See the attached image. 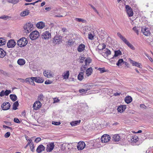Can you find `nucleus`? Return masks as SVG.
<instances>
[{"label":"nucleus","instance_id":"1","mask_svg":"<svg viewBox=\"0 0 153 153\" xmlns=\"http://www.w3.org/2000/svg\"><path fill=\"white\" fill-rule=\"evenodd\" d=\"M23 27L25 32L28 33L32 30L33 25L31 22H28L24 25Z\"/></svg>","mask_w":153,"mask_h":153},{"label":"nucleus","instance_id":"2","mask_svg":"<svg viewBox=\"0 0 153 153\" xmlns=\"http://www.w3.org/2000/svg\"><path fill=\"white\" fill-rule=\"evenodd\" d=\"M28 41L27 39L25 37H22L17 41V44L20 47L25 46L27 44Z\"/></svg>","mask_w":153,"mask_h":153},{"label":"nucleus","instance_id":"3","mask_svg":"<svg viewBox=\"0 0 153 153\" xmlns=\"http://www.w3.org/2000/svg\"><path fill=\"white\" fill-rule=\"evenodd\" d=\"M39 36V32L36 31H32L29 35V37L32 40H35L37 39Z\"/></svg>","mask_w":153,"mask_h":153},{"label":"nucleus","instance_id":"4","mask_svg":"<svg viewBox=\"0 0 153 153\" xmlns=\"http://www.w3.org/2000/svg\"><path fill=\"white\" fill-rule=\"evenodd\" d=\"M70 144L68 143H65L61 145V150L65 152L69 151L70 148Z\"/></svg>","mask_w":153,"mask_h":153},{"label":"nucleus","instance_id":"5","mask_svg":"<svg viewBox=\"0 0 153 153\" xmlns=\"http://www.w3.org/2000/svg\"><path fill=\"white\" fill-rule=\"evenodd\" d=\"M41 36L42 39H48L51 38V34L49 31H45L42 33Z\"/></svg>","mask_w":153,"mask_h":153},{"label":"nucleus","instance_id":"6","mask_svg":"<svg viewBox=\"0 0 153 153\" xmlns=\"http://www.w3.org/2000/svg\"><path fill=\"white\" fill-rule=\"evenodd\" d=\"M110 139L111 137L109 135L107 134H104L101 137V140L102 143H107Z\"/></svg>","mask_w":153,"mask_h":153},{"label":"nucleus","instance_id":"7","mask_svg":"<svg viewBox=\"0 0 153 153\" xmlns=\"http://www.w3.org/2000/svg\"><path fill=\"white\" fill-rule=\"evenodd\" d=\"M10 105L8 102H5L1 105V108L3 110H7L10 109Z\"/></svg>","mask_w":153,"mask_h":153},{"label":"nucleus","instance_id":"8","mask_svg":"<svg viewBox=\"0 0 153 153\" xmlns=\"http://www.w3.org/2000/svg\"><path fill=\"white\" fill-rule=\"evenodd\" d=\"M55 145L53 143H49L47 146L46 148V151L47 152H50L53 149Z\"/></svg>","mask_w":153,"mask_h":153},{"label":"nucleus","instance_id":"9","mask_svg":"<svg viewBox=\"0 0 153 153\" xmlns=\"http://www.w3.org/2000/svg\"><path fill=\"white\" fill-rule=\"evenodd\" d=\"M85 143L83 141H80L78 143L77 148L78 150H81L85 148Z\"/></svg>","mask_w":153,"mask_h":153},{"label":"nucleus","instance_id":"10","mask_svg":"<svg viewBox=\"0 0 153 153\" xmlns=\"http://www.w3.org/2000/svg\"><path fill=\"white\" fill-rule=\"evenodd\" d=\"M16 44L14 40L10 39L7 43V46L8 48H13L15 46Z\"/></svg>","mask_w":153,"mask_h":153},{"label":"nucleus","instance_id":"11","mask_svg":"<svg viewBox=\"0 0 153 153\" xmlns=\"http://www.w3.org/2000/svg\"><path fill=\"white\" fill-rule=\"evenodd\" d=\"M126 12L129 17L132 16L133 15V13L131 8L128 5L126 6Z\"/></svg>","mask_w":153,"mask_h":153},{"label":"nucleus","instance_id":"12","mask_svg":"<svg viewBox=\"0 0 153 153\" xmlns=\"http://www.w3.org/2000/svg\"><path fill=\"white\" fill-rule=\"evenodd\" d=\"M34 77H31L27 78L26 79V83L29 84L31 85H34L35 83L34 82Z\"/></svg>","mask_w":153,"mask_h":153},{"label":"nucleus","instance_id":"13","mask_svg":"<svg viewBox=\"0 0 153 153\" xmlns=\"http://www.w3.org/2000/svg\"><path fill=\"white\" fill-rule=\"evenodd\" d=\"M142 32L145 36H149L150 34V33L149 29L147 28L143 27L141 29Z\"/></svg>","mask_w":153,"mask_h":153},{"label":"nucleus","instance_id":"14","mask_svg":"<svg viewBox=\"0 0 153 153\" xmlns=\"http://www.w3.org/2000/svg\"><path fill=\"white\" fill-rule=\"evenodd\" d=\"M41 106V103L39 101L35 102L34 103L33 107L34 109L37 110Z\"/></svg>","mask_w":153,"mask_h":153},{"label":"nucleus","instance_id":"15","mask_svg":"<svg viewBox=\"0 0 153 153\" xmlns=\"http://www.w3.org/2000/svg\"><path fill=\"white\" fill-rule=\"evenodd\" d=\"M62 41V39L60 37L55 36L53 40V42L55 45L58 44L59 43V42H61Z\"/></svg>","mask_w":153,"mask_h":153},{"label":"nucleus","instance_id":"16","mask_svg":"<svg viewBox=\"0 0 153 153\" xmlns=\"http://www.w3.org/2000/svg\"><path fill=\"white\" fill-rule=\"evenodd\" d=\"M126 108V106L125 105H121L119 106L117 110L118 112L120 113L123 112Z\"/></svg>","mask_w":153,"mask_h":153},{"label":"nucleus","instance_id":"17","mask_svg":"<svg viewBox=\"0 0 153 153\" xmlns=\"http://www.w3.org/2000/svg\"><path fill=\"white\" fill-rule=\"evenodd\" d=\"M45 148L42 145H40L37 148L36 151L38 153H40L42 151H44Z\"/></svg>","mask_w":153,"mask_h":153},{"label":"nucleus","instance_id":"18","mask_svg":"<svg viewBox=\"0 0 153 153\" xmlns=\"http://www.w3.org/2000/svg\"><path fill=\"white\" fill-rule=\"evenodd\" d=\"M85 46L82 44H80L77 48V51L79 52H83L85 50Z\"/></svg>","mask_w":153,"mask_h":153},{"label":"nucleus","instance_id":"19","mask_svg":"<svg viewBox=\"0 0 153 153\" xmlns=\"http://www.w3.org/2000/svg\"><path fill=\"white\" fill-rule=\"evenodd\" d=\"M43 74L44 75L47 77H50L53 76L52 74L50 71H44Z\"/></svg>","mask_w":153,"mask_h":153},{"label":"nucleus","instance_id":"20","mask_svg":"<svg viewBox=\"0 0 153 153\" xmlns=\"http://www.w3.org/2000/svg\"><path fill=\"white\" fill-rule=\"evenodd\" d=\"M44 79L40 77H34V81L38 83H41L44 82Z\"/></svg>","mask_w":153,"mask_h":153},{"label":"nucleus","instance_id":"21","mask_svg":"<svg viewBox=\"0 0 153 153\" xmlns=\"http://www.w3.org/2000/svg\"><path fill=\"white\" fill-rule=\"evenodd\" d=\"M45 23L42 22H39L36 24V27L40 29L43 28L45 26Z\"/></svg>","mask_w":153,"mask_h":153},{"label":"nucleus","instance_id":"22","mask_svg":"<svg viewBox=\"0 0 153 153\" xmlns=\"http://www.w3.org/2000/svg\"><path fill=\"white\" fill-rule=\"evenodd\" d=\"M112 138L113 140L115 142L119 141L121 139L120 137L118 134L114 135L113 136Z\"/></svg>","mask_w":153,"mask_h":153},{"label":"nucleus","instance_id":"23","mask_svg":"<svg viewBox=\"0 0 153 153\" xmlns=\"http://www.w3.org/2000/svg\"><path fill=\"white\" fill-rule=\"evenodd\" d=\"M93 70L91 67H90L86 70V74L87 76H90L93 72Z\"/></svg>","mask_w":153,"mask_h":153},{"label":"nucleus","instance_id":"24","mask_svg":"<svg viewBox=\"0 0 153 153\" xmlns=\"http://www.w3.org/2000/svg\"><path fill=\"white\" fill-rule=\"evenodd\" d=\"M131 49H132V50H134L135 48L134 47V46L131 44L130 43H129L128 41L126 39L125 41L124 42Z\"/></svg>","mask_w":153,"mask_h":153},{"label":"nucleus","instance_id":"25","mask_svg":"<svg viewBox=\"0 0 153 153\" xmlns=\"http://www.w3.org/2000/svg\"><path fill=\"white\" fill-rule=\"evenodd\" d=\"M111 51L108 49H106L102 53V55L103 56L105 55V54H106V56H108V55L111 54Z\"/></svg>","mask_w":153,"mask_h":153},{"label":"nucleus","instance_id":"26","mask_svg":"<svg viewBox=\"0 0 153 153\" xmlns=\"http://www.w3.org/2000/svg\"><path fill=\"white\" fill-rule=\"evenodd\" d=\"M29 13L30 12L29 10H26L22 12L20 14V15L21 16H25L28 15Z\"/></svg>","mask_w":153,"mask_h":153},{"label":"nucleus","instance_id":"27","mask_svg":"<svg viewBox=\"0 0 153 153\" xmlns=\"http://www.w3.org/2000/svg\"><path fill=\"white\" fill-rule=\"evenodd\" d=\"M80 122V120L73 121L70 123V124L72 126H74L79 124Z\"/></svg>","mask_w":153,"mask_h":153},{"label":"nucleus","instance_id":"28","mask_svg":"<svg viewBox=\"0 0 153 153\" xmlns=\"http://www.w3.org/2000/svg\"><path fill=\"white\" fill-rule=\"evenodd\" d=\"M6 54V52L2 48H0V58H3L5 56Z\"/></svg>","mask_w":153,"mask_h":153},{"label":"nucleus","instance_id":"29","mask_svg":"<svg viewBox=\"0 0 153 153\" xmlns=\"http://www.w3.org/2000/svg\"><path fill=\"white\" fill-rule=\"evenodd\" d=\"M132 100V98L130 96L126 97L125 99V102L127 104L130 103Z\"/></svg>","mask_w":153,"mask_h":153},{"label":"nucleus","instance_id":"30","mask_svg":"<svg viewBox=\"0 0 153 153\" xmlns=\"http://www.w3.org/2000/svg\"><path fill=\"white\" fill-rule=\"evenodd\" d=\"M18 64L20 65H24L25 63V60L23 59H19L17 61Z\"/></svg>","mask_w":153,"mask_h":153},{"label":"nucleus","instance_id":"31","mask_svg":"<svg viewBox=\"0 0 153 153\" xmlns=\"http://www.w3.org/2000/svg\"><path fill=\"white\" fill-rule=\"evenodd\" d=\"M69 75V71H67L65 72H64L63 75H62L63 79H67L68 78Z\"/></svg>","mask_w":153,"mask_h":153},{"label":"nucleus","instance_id":"32","mask_svg":"<svg viewBox=\"0 0 153 153\" xmlns=\"http://www.w3.org/2000/svg\"><path fill=\"white\" fill-rule=\"evenodd\" d=\"M84 72H80L78 76V79L79 80H82L83 79Z\"/></svg>","mask_w":153,"mask_h":153},{"label":"nucleus","instance_id":"33","mask_svg":"<svg viewBox=\"0 0 153 153\" xmlns=\"http://www.w3.org/2000/svg\"><path fill=\"white\" fill-rule=\"evenodd\" d=\"M6 43V40L4 38H0V46L4 45Z\"/></svg>","mask_w":153,"mask_h":153},{"label":"nucleus","instance_id":"34","mask_svg":"<svg viewBox=\"0 0 153 153\" xmlns=\"http://www.w3.org/2000/svg\"><path fill=\"white\" fill-rule=\"evenodd\" d=\"M8 2L13 4H17L19 2V0H7Z\"/></svg>","mask_w":153,"mask_h":153},{"label":"nucleus","instance_id":"35","mask_svg":"<svg viewBox=\"0 0 153 153\" xmlns=\"http://www.w3.org/2000/svg\"><path fill=\"white\" fill-rule=\"evenodd\" d=\"M115 54L113 57V58L117 56H118L121 55L122 54V53L120 50H118L115 51Z\"/></svg>","mask_w":153,"mask_h":153},{"label":"nucleus","instance_id":"36","mask_svg":"<svg viewBox=\"0 0 153 153\" xmlns=\"http://www.w3.org/2000/svg\"><path fill=\"white\" fill-rule=\"evenodd\" d=\"M138 140V138L137 136H134L131 138L130 141L131 142H136Z\"/></svg>","mask_w":153,"mask_h":153},{"label":"nucleus","instance_id":"37","mask_svg":"<svg viewBox=\"0 0 153 153\" xmlns=\"http://www.w3.org/2000/svg\"><path fill=\"white\" fill-rule=\"evenodd\" d=\"M91 60L89 58H86L85 59V64L88 66L89 65V64L91 62Z\"/></svg>","mask_w":153,"mask_h":153},{"label":"nucleus","instance_id":"38","mask_svg":"<svg viewBox=\"0 0 153 153\" xmlns=\"http://www.w3.org/2000/svg\"><path fill=\"white\" fill-rule=\"evenodd\" d=\"M19 105V103L18 101H16L14 102L13 105V109L14 110H16L17 108V107Z\"/></svg>","mask_w":153,"mask_h":153},{"label":"nucleus","instance_id":"39","mask_svg":"<svg viewBox=\"0 0 153 153\" xmlns=\"http://www.w3.org/2000/svg\"><path fill=\"white\" fill-rule=\"evenodd\" d=\"M131 63L133 66H136L139 68H140V63L134 61H132Z\"/></svg>","mask_w":153,"mask_h":153},{"label":"nucleus","instance_id":"40","mask_svg":"<svg viewBox=\"0 0 153 153\" xmlns=\"http://www.w3.org/2000/svg\"><path fill=\"white\" fill-rule=\"evenodd\" d=\"M10 97L13 101H15L17 99V97L15 94H10Z\"/></svg>","mask_w":153,"mask_h":153},{"label":"nucleus","instance_id":"41","mask_svg":"<svg viewBox=\"0 0 153 153\" xmlns=\"http://www.w3.org/2000/svg\"><path fill=\"white\" fill-rule=\"evenodd\" d=\"M117 35L123 42L126 39L122 36L120 33H117Z\"/></svg>","mask_w":153,"mask_h":153},{"label":"nucleus","instance_id":"42","mask_svg":"<svg viewBox=\"0 0 153 153\" xmlns=\"http://www.w3.org/2000/svg\"><path fill=\"white\" fill-rule=\"evenodd\" d=\"M10 18V17L5 15H3L1 16H0V19H3L5 20L9 19Z\"/></svg>","mask_w":153,"mask_h":153},{"label":"nucleus","instance_id":"43","mask_svg":"<svg viewBox=\"0 0 153 153\" xmlns=\"http://www.w3.org/2000/svg\"><path fill=\"white\" fill-rule=\"evenodd\" d=\"M75 20L78 22H81L82 23H85L86 21L84 19H82L78 18H76L75 19Z\"/></svg>","mask_w":153,"mask_h":153},{"label":"nucleus","instance_id":"44","mask_svg":"<svg viewBox=\"0 0 153 153\" xmlns=\"http://www.w3.org/2000/svg\"><path fill=\"white\" fill-rule=\"evenodd\" d=\"M124 62L123 60V59H120L118 61L116 65L117 66L121 65Z\"/></svg>","mask_w":153,"mask_h":153},{"label":"nucleus","instance_id":"45","mask_svg":"<svg viewBox=\"0 0 153 153\" xmlns=\"http://www.w3.org/2000/svg\"><path fill=\"white\" fill-rule=\"evenodd\" d=\"M94 34L89 33L88 35V38L90 40H93L94 39Z\"/></svg>","mask_w":153,"mask_h":153},{"label":"nucleus","instance_id":"46","mask_svg":"<svg viewBox=\"0 0 153 153\" xmlns=\"http://www.w3.org/2000/svg\"><path fill=\"white\" fill-rule=\"evenodd\" d=\"M88 65H86L85 64V65H82L81 67L80 70L81 71H82V72H84V71L87 68V67Z\"/></svg>","mask_w":153,"mask_h":153},{"label":"nucleus","instance_id":"47","mask_svg":"<svg viewBox=\"0 0 153 153\" xmlns=\"http://www.w3.org/2000/svg\"><path fill=\"white\" fill-rule=\"evenodd\" d=\"M49 26L51 27L50 31H51L53 30V28H55V26L54 24L52 23H51L49 24Z\"/></svg>","mask_w":153,"mask_h":153},{"label":"nucleus","instance_id":"48","mask_svg":"<svg viewBox=\"0 0 153 153\" xmlns=\"http://www.w3.org/2000/svg\"><path fill=\"white\" fill-rule=\"evenodd\" d=\"M26 140L27 141H28V143H27V144L25 147V149H26L29 145H30V144L32 143L31 142L32 141V140L30 139H28L27 140V139H26Z\"/></svg>","mask_w":153,"mask_h":153},{"label":"nucleus","instance_id":"49","mask_svg":"<svg viewBox=\"0 0 153 153\" xmlns=\"http://www.w3.org/2000/svg\"><path fill=\"white\" fill-rule=\"evenodd\" d=\"M44 97L42 94H40L38 97V99L39 100L41 101L43 100Z\"/></svg>","mask_w":153,"mask_h":153},{"label":"nucleus","instance_id":"50","mask_svg":"<svg viewBox=\"0 0 153 153\" xmlns=\"http://www.w3.org/2000/svg\"><path fill=\"white\" fill-rule=\"evenodd\" d=\"M85 57L84 56H81L80 57V62L81 63H82L84 60L85 61V59H86Z\"/></svg>","mask_w":153,"mask_h":153},{"label":"nucleus","instance_id":"51","mask_svg":"<svg viewBox=\"0 0 153 153\" xmlns=\"http://www.w3.org/2000/svg\"><path fill=\"white\" fill-rule=\"evenodd\" d=\"M30 147L31 151L33 152H34V144L33 143H31L30 145Z\"/></svg>","mask_w":153,"mask_h":153},{"label":"nucleus","instance_id":"52","mask_svg":"<svg viewBox=\"0 0 153 153\" xmlns=\"http://www.w3.org/2000/svg\"><path fill=\"white\" fill-rule=\"evenodd\" d=\"M98 70L100 71V73H103L105 71L104 68H99Z\"/></svg>","mask_w":153,"mask_h":153},{"label":"nucleus","instance_id":"53","mask_svg":"<svg viewBox=\"0 0 153 153\" xmlns=\"http://www.w3.org/2000/svg\"><path fill=\"white\" fill-rule=\"evenodd\" d=\"M52 124L58 126L60 124V123L59 122L52 121Z\"/></svg>","mask_w":153,"mask_h":153},{"label":"nucleus","instance_id":"54","mask_svg":"<svg viewBox=\"0 0 153 153\" xmlns=\"http://www.w3.org/2000/svg\"><path fill=\"white\" fill-rule=\"evenodd\" d=\"M41 140V138L40 137H37L35 139L34 141L36 143H38L39 141H40Z\"/></svg>","mask_w":153,"mask_h":153},{"label":"nucleus","instance_id":"55","mask_svg":"<svg viewBox=\"0 0 153 153\" xmlns=\"http://www.w3.org/2000/svg\"><path fill=\"white\" fill-rule=\"evenodd\" d=\"M11 93V91L10 90H6L5 91V93L6 96H7L9 94Z\"/></svg>","mask_w":153,"mask_h":153},{"label":"nucleus","instance_id":"56","mask_svg":"<svg viewBox=\"0 0 153 153\" xmlns=\"http://www.w3.org/2000/svg\"><path fill=\"white\" fill-rule=\"evenodd\" d=\"M10 133L9 132H7L4 135V137L6 138H7L9 137L10 135Z\"/></svg>","mask_w":153,"mask_h":153},{"label":"nucleus","instance_id":"57","mask_svg":"<svg viewBox=\"0 0 153 153\" xmlns=\"http://www.w3.org/2000/svg\"><path fill=\"white\" fill-rule=\"evenodd\" d=\"M13 121L14 122L17 123H20V121L19 120V119L17 118H14Z\"/></svg>","mask_w":153,"mask_h":153},{"label":"nucleus","instance_id":"58","mask_svg":"<svg viewBox=\"0 0 153 153\" xmlns=\"http://www.w3.org/2000/svg\"><path fill=\"white\" fill-rule=\"evenodd\" d=\"M90 6L92 7V8L94 10V11L95 12L97 13L98 14H99L98 12V11L96 9V8L94 7L92 5H90Z\"/></svg>","mask_w":153,"mask_h":153},{"label":"nucleus","instance_id":"59","mask_svg":"<svg viewBox=\"0 0 153 153\" xmlns=\"http://www.w3.org/2000/svg\"><path fill=\"white\" fill-rule=\"evenodd\" d=\"M52 81L49 80H46V81H45V84L47 85V84H51V83H52Z\"/></svg>","mask_w":153,"mask_h":153},{"label":"nucleus","instance_id":"60","mask_svg":"<svg viewBox=\"0 0 153 153\" xmlns=\"http://www.w3.org/2000/svg\"><path fill=\"white\" fill-rule=\"evenodd\" d=\"M4 95H5V92L4 91H2L0 92V96L1 97H3Z\"/></svg>","mask_w":153,"mask_h":153},{"label":"nucleus","instance_id":"61","mask_svg":"<svg viewBox=\"0 0 153 153\" xmlns=\"http://www.w3.org/2000/svg\"><path fill=\"white\" fill-rule=\"evenodd\" d=\"M133 30L137 34H138V30L137 29L136 27H134L133 28Z\"/></svg>","mask_w":153,"mask_h":153},{"label":"nucleus","instance_id":"62","mask_svg":"<svg viewBox=\"0 0 153 153\" xmlns=\"http://www.w3.org/2000/svg\"><path fill=\"white\" fill-rule=\"evenodd\" d=\"M18 80H19L20 82H26V79H21V78H19L18 79Z\"/></svg>","mask_w":153,"mask_h":153},{"label":"nucleus","instance_id":"63","mask_svg":"<svg viewBox=\"0 0 153 153\" xmlns=\"http://www.w3.org/2000/svg\"><path fill=\"white\" fill-rule=\"evenodd\" d=\"M79 92L80 93H82L83 92H86V90H85L83 89H82L79 90Z\"/></svg>","mask_w":153,"mask_h":153},{"label":"nucleus","instance_id":"64","mask_svg":"<svg viewBox=\"0 0 153 153\" xmlns=\"http://www.w3.org/2000/svg\"><path fill=\"white\" fill-rule=\"evenodd\" d=\"M54 103L57 102H59V100L56 98H55L53 99Z\"/></svg>","mask_w":153,"mask_h":153}]
</instances>
